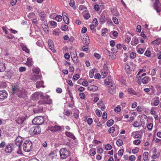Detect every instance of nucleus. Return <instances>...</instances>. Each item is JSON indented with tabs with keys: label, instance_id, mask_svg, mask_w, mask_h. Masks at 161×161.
I'll use <instances>...</instances> for the list:
<instances>
[{
	"label": "nucleus",
	"instance_id": "f257e3e1",
	"mask_svg": "<svg viewBox=\"0 0 161 161\" xmlns=\"http://www.w3.org/2000/svg\"><path fill=\"white\" fill-rule=\"evenodd\" d=\"M32 143L29 140L25 141L23 145V149L26 152H29L32 148Z\"/></svg>",
	"mask_w": 161,
	"mask_h": 161
},
{
	"label": "nucleus",
	"instance_id": "f03ea898",
	"mask_svg": "<svg viewBox=\"0 0 161 161\" xmlns=\"http://www.w3.org/2000/svg\"><path fill=\"white\" fill-rule=\"evenodd\" d=\"M59 153L60 157L62 159H65L69 155V150L65 148H62L60 150Z\"/></svg>",
	"mask_w": 161,
	"mask_h": 161
},
{
	"label": "nucleus",
	"instance_id": "7ed1b4c3",
	"mask_svg": "<svg viewBox=\"0 0 161 161\" xmlns=\"http://www.w3.org/2000/svg\"><path fill=\"white\" fill-rule=\"evenodd\" d=\"M44 122V118L42 116H37L35 118L32 120V123L35 125H40Z\"/></svg>",
	"mask_w": 161,
	"mask_h": 161
},
{
	"label": "nucleus",
	"instance_id": "20e7f679",
	"mask_svg": "<svg viewBox=\"0 0 161 161\" xmlns=\"http://www.w3.org/2000/svg\"><path fill=\"white\" fill-rule=\"evenodd\" d=\"M41 129L39 126H36L30 129L29 132L32 135H36L39 134L41 132Z\"/></svg>",
	"mask_w": 161,
	"mask_h": 161
},
{
	"label": "nucleus",
	"instance_id": "39448f33",
	"mask_svg": "<svg viewBox=\"0 0 161 161\" xmlns=\"http://www.w3.org/2000/svg\"><path fill=\"white\" fill-rule=\"evenodd\" d=\"M153 6L154 8L156 10L157 12L159 13L161 12V3H160L159 0H156Z\"/></svg>",
	"mask_w": 161,
	"mask_h": 161
},
{
	"label": "nucleus",
	"instance_id": "423d86ee",
	"mask_svg": "<svg viewBox=\"0 0 161 161\" xmlns=\"http://www.w3.org/2000/svg\"><path fill=\"white\" fill-rule=\"evenodd\" d=\"M52 102L51 99L50 98L49 96L48 95V97L46 99V100H40L38 102L39 105H42L45 104H51Z\"/></svg>",
	"mask_w": 161,
	"mask_h": 161
},
{
	"label": "nucleus",
	"instance_id": "0eeeda50",
	"mask_svg": "<svg viewBox=\"0 0 161 161\" xmlns=\"http://www.w3.org/2000/svg\"><path fill=\"white\" fill-rule=\"evenodd\" d=\"M63 126L55 125L54 126L49 127L48 130L53 132L60 131Z\"/></svg>",
	"mask_w": 161,
	"mask_h": 161
},
{
	"label": "nucleus",
	"instance_id": "6e6552de",
	"mask_svg": "<svg viewBox=\"0 0 161 161\" xmlns=\"http://www.w3.org/2000/svg\"><path fill=\"white\" fill-rule=\"evenodd\" d=\"M8 96V93L4 90L0 91V101H2L6 99Z\"/></svg>",
	"mask_w": 161,
	"mask_h": 161
},
{
	"label": "nucleus",
	"instance_id": "1a4fd4ad",
	"mask_svg": "<svg viewBox=\"0 0 161 161\" xmlns=\"http://www.w3.org/2000/svg\"><path fill=\"white\" fill-rule=\"evenodd\" d=\"M23 139L20 136H18L15 141V144L18 146V147H21V145L23 141Z\"/></svg>",
	"mask_w": 161,
	"mask_h": 161
},
{
	"label": "nucleus",
	"instance_id": "9d476101",
	"mask_svg": "<svg viewBox=\"0 0 161 161\" xmlns=\"http://www.w3.org/2000/svg\"><path fill=\"white\" fill-rule=\"evenodd\" d=\"M25 119V117L24 116H22L18 118L16 120V121L18 124H21L24 122Z\"/></svg>",
	"mask_w": 161,
	"mask_h": 161
},
{
	"label": "nucleus",
	"instance_id": "9b49d317",
	"mask_svg": "<svg viewBox=\"0 0 161 161\" xmlns=\"http://www.w3.org/2000/svg\"><path fill=\"white\" fill-rule=\"evenodd\" d=\"M13 94H15L17 95L19 92H20V90L18 88V86H14L12 88Z\"/></svg>",
	"mask_w": 161,
	"mask_h": 161
},
{
	"label": "nucleus",
	"instance_id": "f8f14e48",
	"mask_svg": "<svg viewBox=\"0 0 161 161\" xmlns=\"http://www.w3.org/2000/svg\"><path fill=\"white\" fill-rule=\"evenodd\" d=\"M63 16L64 22L66 24H69V19L67 14L65 13H63Z\"/></svg>",
	"mask_w": 161,
	"mask_h": 161
},
{
	"label": "nucleus",
	"instance_id": "ddd939ff",
	"mask_svg": "<svg viewBox=\"0 0 161 161\" xmlns=\"http://www.w3.org/2000/svg\"><path fill=\"white\" fill-rule=\"evenodd\" d=\"M40 93L41 92H37L32 94L31 96L32 99L33 100L38 99L39 97H40Z\"/></svg>",
	"mask_w": 161,
	"mask_h": 161
},
{
	"label": "nucleus",
	"instance_id": "4468645a",
	"mask_svg": "<svg viewBox=\"0 0 161 161\" xmlns=\"http://www.w3.org/2000/svg\"><path fill=\"white\" fill-rule=\"evenodd\" d=\"M75 53L74 54L73 56L71 55V58L74 63L76 64L78 62V59L77 56L76 52L75 51Z\"/></svg>",
	"mask_w": 161,
	"mask_h": 161
},
{
	"label": "nucleus",
	"instance_id": "2eb2a0df",
	"mask_svg": "<svg viewBox=\"0 0 161 161\" xmlns=\"http://www.w3.org/2000/svg\"><path fill=\"white\" fill-rule=\"evenodd\" d=\"M138 43V40L136 36H134L132 39L131 42V45L133 46H136Z\"/></svg>",
	"mask_w": 161,
	"mask_h": 161
},
{
	"label": "nucleus",
	"instance_id": "dca6fc26",
	"mask_svg": "<svg viewBox=\"0 0 161 161\" xmlns=\"http://www.w3.org/2000/svg\"><path fill=\"white\" fill-rule=\"evenodd\" d=\"M153 101L154 103L153 105L154 106H157L159 104V98L158 97H155L153 99L152 101Z\"/></svg>",
	"mask_w": 161,
	"mask_h": 161
},
{
	"label": "nucleus",
	"instance_id": "f3484780",
	"mask_svg": "<svg viewBox=\"0 0 161 161\" xmlns=\"http://www.w3.org/2000/svg\"><path fill=\"white\" fill-rule=\"evenodd\" d=\"M12 150L13 148L10 145H8L6 146L5 151L7 153H10L12 152Z\"/></svg>",
	"mask_w": 161,
	"mask_h": 161
},
{
	"label": "nucleus",
	"instance_id": "a211bd4d",
	"mask_svg": "<svg viewBox=\"0 0 161 161\" xmlns=\"http://www.w3.org/2000/svg\"><path fill=\"white\" fill-rule=\"evenodd\" d=\"M87 89L89 91L95 92L98 89V87L95 86L91 85L87 87Z\"/></svg>",
	"mask_w": 161,
	"mask_h": 161
},
{
	"label": "nucleus",
	"instance_id": "6ab92c4d",
	"mask_svg": "<svg viewBox=\"0 0 161 161\" xmlns=\"http://www.w3.org/2000/svg\"><path fill=\"white\" fill-rule=\"evenodd\" d=\"M150 80V78L149 77H144L142 79V82L143 84H147Z\"/></svg>",
	"mask_w": 161,
	"mask_h": 161
},
{
	"label": "nucleus",
	"instance_id": "aec40b11",
	"mask_svg": "<svg viewBox=\"0 0 161 161\" xmlns=\"http://www.w3.org/2000/svg\"><path fill=\"white\" fill-rule=\"evenodd\" d=\"M37 12L38 14L40 17L41 20L42 21H44L45 20V17L46 15V14H45L44 12H40L39 11H37Z\"/></svg>",
	"mask_w": 161,
	"mask_h": 161
},
{
	"label": "nucleus",
	"instance_id": "412c9836",
	"mask_svg": "<svg viewBox=\"0 0 161 161\" xmlns=\"http://www.w3.org/2000/svg\"><path fill=\"white\" fill-rule=\"evenodd\" d=\"M43 85V82L42 81H39L36 82V86L38 88H39L40 87H44L45 86Z\"/></svg>",
	"mask_w": 161,
	"mask_h": 161
},
{
	"label": "nucleus",
	"instance_id": "4be33fe9",
	"mask_svg": "<svg viewBox=\"0 0 161 161\" xmlns=\"http://www.w3.org/2000/svg\"><path fill=\"white\" fill-rule=\"evenodd\" d=\"M100 23L101 24H104L106 21L105 16L102 14H101L100 18Z\"/></svg>",
	"mask_w": 161,
	"mask_h": 161
},
{
	"label": "nucleus",
	"instance_id": "5701e85b",
	"mask_svg": "<svg viewBox=\"0 0 161 161\" xmlns=\"http://www.w3.org/2000/svg\"><path fill=\"white\" fill-rule=\"evenodd\" d=\"M161 43V39H156V40L152 42V44L154 45H157L160 44Z\"/></svg>",
	"mask_w": 161,
	"mask_h": 161
},
{
	"label": "nucleus",
	"instance_id": "b1692460",
	"mask_svg": "<svg viewBox=\"0 0 161 161\" xmlns=\"http://www.w3.org/2000/svg\"><path fill=\"white\" fill-rule=\"evenodd\" d=\"M6 67L5 64L3 63H0V72H2L5 70Z\"/></svg>",
	"mask_w": 161,
	"mask_h": 161
},
{
	"label": "nucleus",
	"instance_id": "393cba45",
	"mask_svg": "<svg viewBox=\"0 0 161 161\" xmlns=\"http://www.w3.org/2000/svg\"><path fill=\"white\" fill-rule=\"evenodd\" d=\"M41 77L40 76L37 75H32L31 77V79L32 80H33L34 81H36L38 79H41Z\"/></svg>",
	"mask_w": 161,
	"mask_h": 161
},
{
	"label": "nucleus",
	"instance_id": "a878e982",
	"mask_svg": "<svg viewBox=\"0 0 161 161\" xmlns=\"http://www.w3.org/2000/svg\"><path fill=\"white\" fill-rule=\"evenodd\" d=\"M65 134L66 136L71 138L73 139H75V137L74 136V135L72 134L70 132L66 131L65 132Z\"/></svg>",
	"mask_w": 161,
	"mask_h": 161
},
{
	"label": "nucleus",
	"instance_id": "bb28decb",
	"mask_svg": "<svg viewBox=\"0 0 161 161\" xmlns=\"http://www.w3.org/2000/svg\"><path fill=\"white\" fill-rule=\"evenodd\" d=\"M82 40L86 45H88L90 42L89 39L87 37L83 38Z\"/></svg>",
	"mask_w": 161,
	"mask_h": 161
},
{
	"label": "nucleus",
	"instance_id": "cd10ccee",
	"mask_svg": "<svg viewBox=\"0 0 161 161\" xmlns=\"http://www.w3.org/2000/svg\"><path fill=\"white\" fill-rule=\"evenodd\" d=\"M128 92L130 94L136 95L137 94V92H135L132 88H129L128 90Z\"/></svg>",
	"mask_w": 161,
	"mask_h": 161
},
{
	"label": "nucleus",
	"instance_id": "c85d7f7f",
	"mask_svg": "<svg viewBox=\"0 0 161 161\" xmlns=\"http://www.w3.org/2000/svg\"><path fill=\"white\" fill-rule=\"evenodd\" d=\"M53 41L51 40H48V46L50 49H52L54 47V45Z\"/></svg>",
	"mask_w": 161,
	"mask_h": 161
},
{
	"label": "nucleus",
	"instance_id": "c756f323",
	"mask_svg": "<svg viewBox=\"0 0 161 161\" xmlns=\"http://www.w3.org/2000/svg\"><path fill=\"white\" fill-rule=\"evenodd\" d=\"M56 155L55 153V152L54 151L51 152L49 154V158H51L52 160H53V158L54 157H56Z\"/></svg>",
	"mask_w": 161,
	"mask_h": 161
},
{
	"label": "nucleus",
	"instance_id": "7c9ffc66",
	"mask_svg": "<svg viewBox=\"0 0 161 161\" xmlns=\"http://www.w3.org/2000/svg\"><path fill=\"white\" fill-rule=\"evenodd\" d=\"M26 64L29 66H31L33 64V62L32 59L27 58Z\"/></svg>",
	"mask_w": 161,
	"mask_h": 161
},
{
	"label": "nucleus",
	"instance_id": "2f4dec72",
	"mask_svg": "<svg viewBox=\"0 0 161 161\" xmlns=\"http://www.w3.org/2000/svg\"><path fill=\"white\" fill-rule=\"evenodd\" d=\"M148 153L147 152H145L143 153V159L144 161H147L148 159Z\"/></svg>",
	"mask_w": 161,
	"mask_h": 161
},
{
	"label": "nucleus",
	"instance_id": "473e14b6",
	"mask_svg": "<svg viewBox=\"0 0 161 161\" xmlns=\"http://www.w3.org/2000/svg\"><path fill=\"white\" fill-rule=\"evenodd\" d=\"M107 54L109 56H111V54H112V57L111 58L113 59H114L116 58L115 55L113 53H112L110 51H109L107 50Z\"/></svg>",
	"mask_w": 161,
	"mask_h": 161
},
{
	"label": "nucleus",
	"instance_id": "72a5a7b5",
	"mask_svg": "<svg viewBox=\"0 0 161 161\" xmlns=\"http://www.w3.org/2000/svg\"><path fill=\"white\" fill-rule=\"evenodd\" d=\"M114 122L113 120L110 119L107 122V125L108 127L110 126L113 124Z\"/></svg>",
	"mask_w": 161,
	"mask_h": 161
},
{
	"label": "nucleus",
	"instance_id": "f704fd0d",
	"mask_svg": "<svg viewBox=\"0 0 161 161\" xmlns=\"http://www.w3.org/2000/svg\"><path fill=\"white\" fill-rule=\"evenodd\" d=\"M55 19L58 22L61 21L62 19V17L61 15H57L55 17Z\"/></svg>",
	"mask_w": 161,
	"mask_h": 161
},
{
	"label": "nucleus",
	"instance_id": "c9c22d12",
	"mask_svg": "<svg viewBox=\"0 0 161 161\" xmlns=\"http://www.w3.org/2000/svg\"><path fill=\"white\" fill-rule=\"evenodd\" d=\"M32 71L34 73H35L36 74H38L40 71V69L38 67H35L32 69Z\"/></svg>",
	"mask_w": 161,
	"mask_h": 161
},
{
	"label": "nucleus",
	"instance_id": "e433bc0d",
	"mask_svg": "<svg viewBox=\"0 0 161 161\" xmlns=\"http://www.w3.org/2000/svg\"><path fill=\"white\" fill-rule=\"evenodd\" d=\"M40 97L41 99V100H46V99L48 97V95L44 96L42 95V93L41 92Z\"/></svg>",
	"mask_w": 161,
	"mask_h": 161
},
{
	"label": "nucleus",
	"instance_id": "4c0bfd02",
	"mask_svg": "<svg viewBox=\"0 0 161 161\" xmlns=\"http://www.w3.org/2000/svg\"><path fill=\"white\" fill-rule=\"evenodd\" d=\"M25 94L21 90H20V92H19L17 94L18 97H23Z\"/></svg>",
	"mask_w": 161,
	"mask_h": 161
},
{
	"label": "nucleus",
	"instance_id": "58836bf2",
	"mask_svg": "<svg viewBox=\"0 0 161 161\" xmlns=\"http://www.w3.org/2000/svg\"><path fill=\"white\" fill-rule=\"evenodd\" d=\"M123 142L120 139H118L117 140L116 142V144L118 146L120 147L122 146L123 144Z\"/></svg>",
	"mask_w": 161,
	"mask_h": 161
},
{
	"label": "nucleus",
	"instance_id": "ea45409f",
	"mask_svg": "<svg viewBox=\"0 0 161 161\" xmlns=\"http://www.w3.org/2000/svg\"><path fill=\"white\" fill-rule=\"evenodd\" d=\"M22 47L23 51L27 53H29V50L25 46L23 45L22 46Z\"/></svg>",
	"mask_w": 161,
	"mask_h": 161
},
{
	"label": "nucleus",
	"instance_id": "a19ab883",
	"mask_svg": "<svg viewBox=\"0 0 161 161\" xmlns=\"http://www.w3.org/2000/svg\"><path fill=\"white\" fill-rule=\"evenodd\" d=\"M151 53L150 51L147 50L145 53L144 55L147 57H150L151 56Z\"/></svg>",
	"mask_w": 161,
	"mask_h": 161
},
{
	"label": "nucleus",
	"instance_id": "79ce46f5",
	"mask_svg": "<svg viewBox=\"0 0 161 161\" xmlns=\"http://www.w3.org/2000/svg\"><path fill=\"white\" fill-rule=\"evenodd\" d=\"M35 14L34 13H29L27 15L28 18L29 19H31L33 18L35 16Z\"/></svg>",
	"mask_w": 161,
	"mask_h": 161
},
{
	"label": "nucleus",
	"instance_id": "37998d69",
	"mask_svg": "<svg viewBox=\"0 0 161 161\" xmlns=\"http://www.w3.org/2000/svg\"><path fill=\"white\" fill-rule=\"evenodd\" d=\"M108 30L107 28H104L102 31V36H105L106 33L107 32Z\"/></svg>",
	"mask_w": 161,
	"mask_h": 161
},
{
	"label": "nucleus",
	"instance_id": "c03bdc74",
	"mask_svg": "<svg viewBox=\"0 0 161 161\" xmlns=\"http://www.w3.org/2000/svg\"><path fill=\"white\" fill-rule=\"evenodd\" d=\"M140 123L137 121H135L133 124V126L135 127H138L140 126Z\"/></svg>",
	"mask_w": 161,
	"mask_h": 161
},
{
	"label": "nucleus",
	"instance_id": "a18cd8bd",
	"mask_svg": "<svg viewBox=\"0 0 161 161\" xmlns=\"http://www.w3.org/2000/svg\"><path fill=\"white\" fill-rule=\"evenodd\" d=\"M112 20L114 22L115 24H119V21L118 19L116 17H113L112 18Z\"/></svg>",
	"mask_w": 161,
	"mask_h": 161
},
{
	"label": "nucleus",
	"instance_id": "49530a36",
	"mask_svg": "<svg viewBox=\"0 0 161 161\" xmlns=\"http://www.w3.org/2000/svg\"><path fill=\"white\" fill-rule=\"evenodd\" d=\"M50 24L53 27H56L57 26V23L56 22L54 21H51L50 22Z\"/></svg>",
	"mask_w": 161,
	"mask_h": 161
},
{
	"label": "nucleus",
	"instance_id": "de8ad7c7",
	"mask_svg": "<svg viewBox=\"0 0 161 161\" xmlns=\"http://www.w3.org/2000/svg\"><path fill=\"white\" fill-rule=\"evenodd\" d=\"M124 150L123 149L119 150L118 153V155L119 156H122L123 154Z\"/></svg>",
	"mask_w": 161,
	"mask_h": 161
},
{
	"label": "nucleus",
	"instance_id": "09e8293b",
	"mask_svg": "<svg viewBox=\"0 0 161 161\" xmlns=\"http://www.w3.org/2000/svg\"><path fill=\"white\" fill-rule=\"evenodd\" d=\"M125 69L127 73H129L130 71V66L128 64L125 65Z\"/></svg>",
	"mask_w": 161,
	"mask_h": 161
},
{
	"label": "nucleus",
	"instance_id": "8fccbe9b",
	"mask_svg": "<svg viewBox=\"0 0 161 161\" xmlns=\"http://www.w3.org/2000/svg\"><path fill=\"white\" fill-rule=\"evenodd\" d=\"M112 148V146L111 145L109 144L106 145L105 146V148L107 150H110Z\"/></svg>",
	"mask_w": 161,
	"mask_h": 161
},
{
	"label": "nucleus",
	"instance_id": "3c124183",
	"mask_svg": "<svg viewBox=\"0 0 161 161\" xmlns=\"http://www.w3.org/2000/svg\"><path fill=\"white\" fill-rule=\"evenodd\" d=\"M136 53L134 52L131 53L130 55V57L132 59H134L136 56Z\"/></svg>",
	"mask_w": 161,
	"mask_h": 161
},
{
	"label": "nucleus",
	"instance_id": "603ef678",
	"mask_svg": "<svg viewBox=\"0 0 161 161\" xmlns=\"http://www.w3.org/2000/svg\"><path fill=\"white\" fill-rule=\"evenodd\" d=\"M133 143L136 145H138L141 143L140 140L139 139L133 141Z\"/></svg>",
	"mask_w": 161,
	"mask_h": 161
},
{
	"label": "nucleus",
	"instance_id": "864d4df0",
	"mask_svg": "<svg viewBox=\"0 0 161 161\" xmlns=\"http://www.w3.org/2000/svg\"><path fill=\"white\" fill-rule=\"evenodd\" d=\"M96 114L99 116L100 117L101 115L102 112L101 111L98 109H97L96 110Z\"/></svg>",
	"mask_w": 161,
	"mask_h": 161
},
{
	"label": "nucleus",
	"instance_id": "5fc2aeb1",
	"mask_svg": "<svg viewBox=\"0 0 161 161\" xmlns=\"http://www.w3.org/2000/svg\"><path fill=\"white\" fill-rule=\"evenodd\" d=\"M139 152V148L138 147H136L135 149L132 150V152L133 153L135 154Z\"/></svg>",
	"mask_w": 161,
	"mask_h": 161
},
{
	"label": "nucleus",
	"instance_id": "6e6d98bb",
	"mask_svg": "<svg viewBox=\"0 0 161 161\" xmlns=\"http://www.w3.org/2000/svg\"><path fill=\"white\" fill-rule=\"evenodd\" d=\"M108 75V72L107 71H103L101 73V75L103 76V78L105 77Z\"/></svg>",
	"mask_w": 161,
	"mask_h": 161
},
{
	"label": "nucleus",
	"instance_id": "4d7b16f0",
	"mask_svg": "<svg viewBox=\"0 0 161 161\" xmlns=\"http://www.w3.org/2000/svg\"><path fill=\"white\" fill-rule=\"evenodd\" d=\"M87 122L88 125H91L93 122V120L92 118H90L87 119Z\"/></svg>",
	"mask_w": 161,
	"mask_h": 161
},
{
	"label": "nucleus",
	"instance_id": "13d9d810",
	"mask_svg": "<svg viewBox=\"0 0 161 161\" xmlns=\"http://www.w3.org/2000/svg\"><path fill=\"white\" fill-rule=\"evenodd\" d=\"M94 72L93 70H92L90 71L89 76L90 78H92L94 76Z\"/></svg>",
	"mask_w": 161,
	"mask_h": 161
},
{
	"label": "nucleus",
	"instance_id": "bf43d9fd",
	"mask_svg": "<svg viewBox=\"0 0 161 161\" xmlns=\"http://www.w3.org/2000/svg\"><path fill=\"white\" fill-rule=\"evenodd\" d=\"M80 77V76L78 75H74L73 77V79L75 80H77Z\"/></svg>",
	"mask_w": 161,
	"mask_h": 161
},
{
	"label": "nucleus",
	"instance_id": "052dcab7",
	"mask_svg": "<svg viewBox=\"0 0 161 161\" xmlns=\"http://www.w3.org/2000/svg\"><path fill=\"white\" fill-rule=\"evenodd\" d=\"M153 127V125L152 124H149L147 125V128L148 130H152Z\"/></svg>",
	"mask_w": 161,
	"mask_h": 161
},
{
	"label": "nucleus",
	"instance_id": "680f3d73",
	"mask_svg": "<svg viewBox=\"0 0 161 161\" xmlns=\"http://www.w3.org/2000/svg\"><path fill=\"white\" fill-rule=\"evenodd\" d=\"M115 130V128L114 127H112L109 128L108 130V131L110 133H113Z\"/></svg>",
	"mask_w": 161,
	"mask_h": 161
},
{
	"label": "nucleus",
	"instance_id": "e2e57ef3",
	"mask_svg": "<svg viewBox=\"0 0 161 161\" xmlns=\"http://www.w3.org/2000/svg\"><path fill=\"white\" fill-rule=\"evenodd\" d=\"M84 17L86 19H88L90 17V15L89 13H86L84 14Z\"/></svg>",
	"mask_w": 161,
	"mask_h": 161
},
{
	"label": "nucleus",
	"instance_id": "0e129e2a",
	"mask_svg": "<svg viewBox=\"0 0 161 161\" xmlns=\"http://www.w3.org/2000/svg\"><path fill=\"white\" fill-rule=\"evenodd\" d=\"M26 70V68L25 67H21L19 68V71L20 72L25 71Z\"/></svg>",
	"mask_w": 161,
	"mask_h": 161
},
{
	"label": "nucleus",
	"instance_id": "69168bd1",
	"mask_svg": "<svg viewBox=\"0 0 161 161\" xmlns=\"http://www.w3.org/2000/svg\"><path fill=\"white\" fill-rule=\"evenodd\" d=\"M97 21L96 18H94L93 21V24L97 26Z\"/></svg>",
	"mask_w": 161,
	"mask_h": 161
},
{
	"label": "nucleus",
	"instance_id": "338daca9",
	"mask_svg": "<svg viewBox=\"0 0 161 161\" xmlns=\"http://www.w3.org/2000/svg\"><path fill=\"white\" fill-rule=\"evenodd\" d=\"M144 51L142 48H139L137 50V52L138 53L142 54L144 52Z\"/></svg>",
	"mask_w": 161,
	"mask_h": 161
},
{
	"label": "nucleus",
	"instance_id": "774afa93",
	"mask_svg": "<svg viewBox=\"0 0 161 161\" xmlns=\"http://www.w3.org/2000/svg\"><path fill=\"white\" fill-rule=\"evenodd\" d=\"M101 75L99 73L96 74L94 76V77L95 79H99L100 78Z\"/></svg>",
	"mask_w": 161,
	"mask_h": 161
}]
</instances>
